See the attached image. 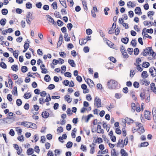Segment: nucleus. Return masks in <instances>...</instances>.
<instances>
[{
  "instance_id": "nucleus-19",
  "label": "nucleus",
  "mask_w": 156,
  "mask_h": 156,
  "mask_svg": "<svg viewBox=\"0 0 156 156\" xmlns=\"http://www.w3.org/2000/svg\"><path fill=\"white\" fill-rule=\"evenodd\" d=\"M12 119V117H6L3 119L4 122L6 123H11L10 119Z\"/></svg>"
},
{
  "instance_id": "nucleus-53",
  "label": "nucleus",
  "mask_w": 156,
  "mask_h": 156,
  "mask_svg": "<svg viewBox=\"0 0 156 156\" xmlns=\"http://www.w3.org/2000/svg\"><path fill=\"white\" fill-rule=\"evenodd\" d=\"M102 126L103 128L105 129H108L109 126L108 125L106 122H103Z\"/></svg>"
},
{
  "instance_id": "nucleus-59",
  "label": "nucleus",
  "mask_w": 156,
  "mask_h": 156,
  "mask_svg": "<svg viewBox=\"0 0 156 156\" xmlns=\"http://www.w3.org/2000/svg\"><path fill=\"white\" fill-rule=\"evenodd\" d=\"M42 4L40 2H38L36 4V6L38 8L40 9L42 6Z\"/></svg>"
},
{
  "instance_id": "nucleus-9",
  "label": "nucleus",
  "mask_w": 156,
  "mask_h": 156,
  "mask_svg": "<svg viewBox=\"0 0 156 156\" xmlns=\"http://www.w3.org/2000/svg\"><path fill=\"white\" fill-rule=\"evenodd\" d=\"M149 71L151 73V76L153 77H155L156 76V69L154 67L150 68Z\"/></svg>"
},
{
  "instance_id": "nucleus-63",
  "label": "nucleus",
  "mask_w": 156,
  "mask_h": 156,
  "mask_svg": "<svg viewBox=\"0 0 156 156\" xmlns=\"http://www.w3.org/2000/svg\"><path fill=\"white\" fill-rule=\"evenodd\" d=\"M122 97L121 94L119 93H116L115 94V97L117 99H119Z\"/></svg>"
},
{
  "instance_id": "nucleus-7",
  "label": "nucleus",
  "mask_w": 156,
  "mask_h": 156,
  "mask_svg": "<svg viewBox=\"0 0 156 156\" xmlns=\"http://www.w3.org/2000/svg\"><path fill=\"white\" fill-rule=\"evenodd\" d=\"M150 91L156 94V87L155 83H151L150 86Z\"/></svg>"
},
{
  "instance_id": "nucleus-3",
  "label": "nucleus",
  "mask_w": 156,
  "mask_h": 156,
  "mask_svg": "<svg viewBox=\"0 0 156 156\" xmlns=\"http://www.w3.org/2000/svg\"><path fill=\"white\" fill-rule=\"evenodd\" d=\"M118 82L115 80H111L108 82V88L110 89H116L118 88Z\"/></svg>"
},
{
  "instance_id": "nucleus-12",
  "label": "nucleus",
  "mask_w": 156,
  "mask_h": 156,
  "mask_svg": "<svg viewBox=\"0 0 156 156\" xmlns=\"http://www.w3.org/2000/svg\"><path fill=\"white\" fill-rule=\"evenodd\" d=\"M86 82L90 88L94 86V84L93 81L90 79L88 78Z\"/></svg>"
},
{
  "instance_id": "nucleus-36",
  "label": "nucleus",
  "mask_w": 156,
  "mask_h": 156,
  "mask_svg": "<svg viewBox=\"0 0 156 156\" xmlns=\"http://www.w3.org/2000/svg\"><path fill=\"white\" fill-rule=\"evenodd\" d=\"M17 88L16 87H14L12 91V94L14 95H17Z\"/></svg>"
},
{
  "instance_id": "nucleus-41",
  "label": "nucleus",
  "mask_w": 156,
  "mask_h": 156,
  "mask_svg": "<svg viewBox=\"0 0 156 156\" xmlns=\"http://www.w3.org/2000/svg\"><path fill=\"white\" fill-rule=\"evenodd\" d=\"M31 96V95L30 93H27L25 94L24 95V97L26 99H28L30 98Z\"/></svg>"
},
{
  "instance_id": "nucleus-37",
  "label": "nucleus",
  "mask_w": 156,
  "mask_h": 156,
  "mask_svg": "<svg viewBox=\"0 0 156 156\" xmlns=\"http://www.w3.org/2000/svg\"><path fill=\"white\" fill-rule=\"evenodd\" d=\"M21 70L22 72L24 73L27 71L28 68L26 66H22L21 67Z\"/></svg>"
},
{
  "instance_id": "nucleus-18",
  "label": "nucleus",
  "mask_w": 156,
  "mask_h": 156,
  "mask_svg": "<svg viewBox=\"0 0 156 156\" xmlns=\"http://www.w3.org/2000/svg\"><path fill=\"white\" fill-rule=\"evenodd\" d=\"M65 100L67 101L69 103H70L72 101V98H70V96L66 95L64 97Z\"/></svg>"
},
{
  "instance_id": "nucleus-34",
  "label": "nucleus",
  "mask_w": 156,
  "mask_h": 156,
  "mask_svg": "<svg viewBox=\"0 0 156 156\" xmlns=\"http://www.w3.org/2000/svg\"><path fill=\"white\" fill-rule=\"evenodd\" d=\"M37 74V75L38 76H40V75L37 73H31L30 72H29L28 73L27 76H30L32 77L33 78H34V77L33 76L32 74Z\"/></svg>"
},
{
  "instance_id": "nucleus-54",
  "label": "nucleus",
  "mask_w": 156,
  "mask_h": 156,
  "mask_svg": "<svg viewBox=\"0 0 156 156\" xmlns=\"http://www.w3.org/2000/svg\"><path fill=\"white\" fill-rule=\"evenodd\" d=\"M150 83V82L149 80H144L143 81V84L144 85L146 86L148 85Z\"/></svg>"
},
{
  "instance_id": "nucleus-57",
  "label": "nucleus",
  "mask_w": 156,
  "mask_h": 156,
  "mask_svg": "<svg viewBox=\"0 0 156 156\" xmlns=\"http://www.w3.org/2000/svg\"><path fill=\"white\" fill-rule=\"evenodd\" d=\"M107 43L108 46L110 47L111 48H112L114 45V44L113 43L109 40H108L107 42Z\"/></svg>"
},
{
  "instance_id": "nucleus-10",
  "label": "nucleus",
  "mask_w": 156,
  "mask_h": 156,
  "mask_svg": "<svg viewBox=\"0 0 156 156\" xmlns=\"http://www.w3.org/2000/svg\"><path fill=\"white\" fill-rule=\"evenodd\" d=\"M81 87L83 90V93L84 94L87 93L89 92V90L87 89V87L85 84H82L81 85Z\"/></svg>"
},
{
  "instance_id": "nucleus-22",
  "label": "nucleus",
  "mask_w": 156,
  "mask_h": 156,
  "mask_svg": "<svg viewBox=\"0 0 156 156\" xmlns=\"http://www.w3.org/2000/svg\"><path fill=\"white\" fill-rule=\"evenodd\" d=\"M93 115L92 114H90L88 115L87 116L85 117H84V119H85V121L86 122H87L90 118L91 117H93Z\"/></svg>"
},
{
  "instance_id": "nucleus-43",
  "label": "nucleus",
  "mask_w": 156,
  "mask_h": 156,
  "mask_svg": "<svg viewBox=\"0 0 156 156\" xmlns=\"http://www.w3.org/2000/svg\"><path fill=\"white\" fill-rule=\"evenodd\" d=\"M26 6L27 8L29 9L31 8L32 7V4L29 2L26 4Z\"/></svg>"
},
{
  "instance_id": "nucleus-6",
  "label": "nucleus",
  "mask_w": 156,
  "mask_h": 156,
  "mask_svg": "<svg viewBox=\"0 0 156 156\" xmlns=\"http://www.w3.org/2000/svg\"><path fill=\"white\" fill-rule=\"evenodd\" d=\"M94 105L97 108L101 107V100L100 99L97 97H96L94 99Z\"/></svg>"
},
{
  "instance_id": "nucleus-1",
  "label": "nucleus",
  "mask_w": 156,
  "mask_h": 156,
  "mask_svg": "<svg viewBox=\"0 0 156 156\" xmlns=\"http://www.w3.org/2000/svg\"><path fill=\"white\" fill-rule=\"evenodd\" d=\"M140 96L141 100L145 99L146 103H148L150 101V95H146L145 90L144 89H142L140 92Z\"/></svg>"
},
{
  "instance_id": "nucleus-39",
  "label": "nucleus",
  "mask_w": 156,
  "mask_h": 156,
  "mask_svg": "<svg viewBox=\"0 0 156 156\" xmlns=\"http://www.w3.org/2000/svg\"><path fill=\"white\" fill-rule=\"evenodd\" d=\"M9 78H10L9 77ZM8 82L9 84L10 88L12 89L13 87V82L11 78H9L8 79Z\"/></svg>"
},
{
  "instance_id": "nucleus-58",
  "label": "nucleus",
  "mask_w": 156,
  "mask_h": 156,
  "mask_svg": "<svg viewBox=\"0 0 156 156\" xmlns=\"http://www.w3.org/2000/svg\"><path fill=\"white\" fill-rule=\"evenodd\" d=\"M131 44L134 47H135L136 44V40L133 39L131 42Z\"/></svg>"
},
{
  "instance_id": "nucleus-60",
  "label": "nucleus",
  "mask_w": 156,
  "mask_h": 156,
  "mask_svg": "<svg viewBox=\"0 0 156 156\" xmlns=\"http://www.w3.org/2000/svg\"><path fill=\"white\" fill-rule=\"evenodd\" d=\"M57 23L58 25L59 26H62L63 25V22L61 21V20H58L57 21Z\"/></svg>"
},
{
  "instance_id": "nucleus-55",
  "label": "nucleus",
  "mask_w": 156,
  "mask_h": 156,
  "mask_svg": "<svg viewBox=\"0 0 156 156\" xmlns=\"http://www.w3.org/2000/svg\"><path fill=\"white\" fill-rule=\"evenodd\" d=\"M7 99L9 101H11L12 100V95L10 94H9L7 95Z\"/></svg>"
},
{
  "instance_id": "nucleus-26",
  "label": "nucleus",
  "mask_w": 156,
  "mask_h": 156,
  "mask_svg": "<svg viewBox=\"0 0 156 156\" xmlns=\"http://www.w3.org/2000/svg\"><path fill=\"white\" fill-rule=\"evenodd\" d=\"M141 76L144 79L147 78L148 76V75L147 74V72L146 71H144L142 73Z\"/></svg>"
},
{
  "instance_id": "nucleus-5",
  "label": "nucleus",
  "mask_w": 156,
  "mask_h": 156,
  "mask_svg": "<svg viewBox=\"0 0 156 156\" xmlns=\"http://www.w3.org/2000/svg\"><path fill=\"white\" fill-rule=\"evenodd\" d=\"M128 138L127 137L124 140L123 139H119V141L117 144L118 146H119L121 147H123L124 145H126L128 143Z\"/></svg>"
},
{
  "instance_id": "nucleus-49",
  "label": "nucleus",
  "mask_w": 156,
  "mask_h": 156,
  "mask_svg": "<svg viewBox=\"0 0 156 156\" xmlns=\"http://www.w3.org/2000/svg\"><path fill=\"white\" fill-rule=\"evenodd\" d=\"M131 107L132 109V111L133 112L135 111V109L136 108V105L134 103H132L131 104Z\"/></svg>"
},
{
  "instance_id": "nucleus-29",
  "label": "nucleus",
  "mask_w": 156,
  "mask_h": 156,
  "mask_svg": "<svg viewBox=\"0 0 156 156\" xmlns=\"http://www.w3.org/2000/svg\"><path fill=\"white\" fill-rule=\"evenodd\" d=\"M122 42L125 44H127L129 41V38L127 37L123 38L121 39Z\"/></svg>"
},
{
  "instance_id": "nucleus-47",
  "label": "nucleus",
  "mask_w": 156,
  "mask_h": 156,
  "mask_svg": "<svg viewBox=\"0 0 156 156\" xmlns=\"http://www.w3.org/2000/svg\"><path fill=\"white\" fill-rule=\"evenodd\" d=\"M111 154L112 156H117L115 149V148L112 149L111 152Z\"/></svg>"
},
{
  "instance_id": "nucleus-64",
  "label": "nucleus",
  "mask_w": 156,
  "mask_h": 156,
  "mask_svg": "<svg viewBox=\"0 0 156 156\" xmlns=\"http://www.w3.org/2000/svg\"><path fill=\"white\" fill-rule=\"evenodd\" d=\"M109 59L113 63H115L116 62V59L113 57H109Z\"/></svg>"
},
{
  "instance_id": "nucleus-17",
  "label": "nucleus",
  "mask_w": 156,
  "mask_h": 156,
  "mask_svg": "<svg viewBox=\"0 0 156 156\" xmlns=\"http://www.w3.org/2000/svg\"><path fill=\"white\" fill-rule=\"evenodd\" d=\"M42 116L44 118H48L49 115V113L47 111L43 112L41 114Z\"/></svg>"
},
{
  "instance_id": "nucleus-2",
  "label": "nucleus",
  "mask_w": 156,
  "mask_h": 156,
  "mask_svg": "<svg viewBox=\"0 0 156 156\" xmlns=\"http://www.w3.org/2000/svg\"><path fill=\"white\" fill-rule=\"evenodd\" d=\"M141 54L144 56L147 55H151L154 57L156 55V54L152 50L151 47H148L144 49Z\"/></svg>"
},
{
  "instance_id": "nucleus-51",
  "label": "nucleus",
  "mask_w": 156,
  "mask_h": 156,
  "mask_svg": "<svg viewBox=\"0 0 156 156\" xmlns=\"http://www.w3.org/2000/svg\"><path fill=\"white\" fill-rule=\"evenodd\" d=\"M65 40L66 41H68L70 40L69 37L67 34H66L64 35Z\"/></svg>"
},
{
  "instance_id": "nucleus-44",
  "label": "nucleus",
  "mask_w": 156,
  "mask_h": 156,
  "mask_svg": "<svg viewBox=\"0 0 156 156\" xmlns=\"http://www.w3.org/2000/svg\"><path fill=\"white\" fill-rule=\"evenodd\" d=\"M76 128H74L72 131L71 136H75V133H76Z\"/></svg>"
},
{
  "instance_id": "nucleus-46",
  "label": "nucleus",
  "mask_w": 156,
  "mask_h": 156,
  "mask_svg": "<svg viewBox=\"0 0 156 156\" xmlns=\"http://www.w3.org/2000/svg\"><path fill=\"white\" fill-rule=\"evenodd\" d=\"M0 66L2 68L4 69L7 68L6 65L4 62H1L0 63Z\"/></svg>"
},
{
  "instance_id": "nucleus-52",
  "label": "nucleus",
  "mask_w": 156,
  "mask_h": 156,
  "mask_svg": "<svg viewBox=\"0 0 156 156\" xmlns=\"http://www.w3.org/2000/svg\"><path fill=\"white\" fill-rule=\"evenodd\" d=\"M2 12L3 15H5L7 14L8 11L7 9H3L2 10Z\"/></svg>"
},
{
  "instance_id": "nucleus-4",
  "label": "nucleus",
  "mask_w": 156,
  "mask_h": 156,
  "mask_svg": "<svg viewBox=\"0 0 156 156\" xmlns=\"http://www.w3.org/2000/svg\"><path fill=\"white\" fill-rule=\"evenodd\" d=\"M135 124L136 126L138 128V133L140 135L143 134L145 132V130L142 124L139 122H135Z\"/></svg>"
},
{
  "instance_id": "nucleus-21",
  "label": "nucleus",
  "mask_w": 156,
  "mask_h": 156,
  "mask_svg": "<svg viewBox=\"0 0 156 156\" xmlns=\"http://www.w3.org/2000/svg\"><path fill=\"white\" fill-rule=\"evenodd\" d=\"M80 133L81 134L83 133V136H84L85 135L89 136L90 133V131L89 130H85L83 131L81 130L80 131Z\"/></svg>"
},
{
  "instance_id": "nucleus-33",
  "label": "nucleus",
  "mask_w": 156,
  "mask_h": 156,
  "mask_svg": "<svg viewBox=\"0 0 156 156\" xmlns=\"http://www.w3.org/2000/svg\"><path fill=\"white\" fill-rule=\"evenodd\" d=\"M6 22V19L5 18L1 19L0 20V23L1 25L4 26Z\"/></svg>"
},
{
  "instance_id": "nucleus-16",
  "label": "nucleus",
  "mask_w": 156,
  "mask_h": 156,
  "mask_svg": "<svg viewBox=\"0 0 156 156\" xmlns=\"http://www.w3.org/2000/svg\"><path fill=\"white\" fill-rule=\"evenodd\" d=\"M98 124L97 126V129L98 130V129H99V131L98 132L99 133H103L104 132L103 129H101V122H99L98 123Z\"/></svg>"
},
{
  "instance_id": "nucleus-50",
  "label": "nucleus",
  "mask_w": 156,
  "mask_h": 156,
  "mask_svg": "<svg viewBox=\"0 0 156 156\" xmlns=\"http://www.w3.org/2000/svg\"><path fill=\"white\" fill-rule=\"evenodd\" d=\"M133 86L135 88H138L140 86L139 83L136 81H135L133 83Z\"/></svg>"
},
{
  "instance_id": "nucleus-11",
  "label": "nucleus",
  "mask_w": 156,
  "mask_h": 156,
  "mask_svg": "<svg viewBox=\"0 0 156 156\" xmlns=\"http://www.w3.org/2000/svg\"><path fill=\"white\" fill-rule=\"evenodd\" d=\"M146 29L145 28H144L142 30V34L144 36L143 38L144 39L145 37H147L149 39L151 38L152 37L151 36L147 34H146Z\"/></svg>"
},
{
  "instance_id": "nucleus-8",
  "label": "nucleus",
  "mask_w": 156,
  "mask_h": 156,
  "mask_svg": "<svg viewBox=\"0 0 156 156\" xmlns=\"http://www.w3.org/2000/svg\"><path fill=\"white\" fill-rule=\"evenodd\" d=\"M144 116L146 119L150 120L151 118V113L149 111L146 110L144 112Z\"/></svg>"
},
{
  "instance_id": "nucleus-15",
  "label": "nucleus",
  "mask_w": 156,
  "mask_h": 156,
  "mask_svg": "<svg viewBox=\"0 0 156 156\" xmlns=\"http://www.w3.org/2000/svg\"><path fill=\"white\" fill-rule=\"evenodd\" d=\"M47 20L49 22L51 23L52 24L54 25H56V23L50 16H48Z\"/></svg>"
},
{
  "instance_id": "nucleus-27",
  "label": "nucleus",
  "mask_w": 156,
  "mask_h": 156,
  "mask_svg": "<svg viewBox=\"0 0 156 156\" xmlns=\"http://www.w3.org/2000/svg\"><path fill=\"white\" fill-rule=\"evenodd\" d=\"M34 153V150L32 148H29L27 149V155H30Z\"/></svg>"
},
{
  "instance_id": "nucleus-24",
  "label": "nucleus",
  "mask_w": 156,
  "mask_h": 156,
  "mask_svg": "<svg viewBox=\"0 0 156 156\" xmlns=\"http://www.w3.org/2000/svg\"><path fill=\"white\" fill-rule=\"evenodd\" d=\"M134 65L136 67V69L139 71L141 72L143 70V68L140 66L139 64L134 63Z\"/></svg>"
},
{
  "instance_id": "nucleus-14",
  "label": "nucleus",
  "mask_w": 156,
  "mask_h": 156,
  "mask_svg": "<svg viewBox=\"0 0 156 156\" xmlns=\"http://www.w3.org/2000/svg\"><path fill=\"white\" fill-rule=\"evenodd\" d=\"M135 12L136 14L140 15L142 14V12H141V9L140 7H137L135 9Z\"/></svg>"
},
{
  "instance_id": "nucleus-42",
  "label": "nucleus",
  "mask_w": 156,
  "mask_h": 156,
  "mask_svg": "<svg viewBox=\"0 0 156 156\" xmlns=\"http://www.w3.org/2000/svg\"><path fill=\"white\" fill-rule=\"evenodd\" d=\"M127 5L128 6H130L131 7H133L136 6L133 2L131 1H129L127 2Z\"/></svg>"
},
{
  "instance_id": "nucleus-38",
  "label": "nucleus",
  "mask_w": 156,
  "mask_h": 156,
  "mask_svg": "<svg viewBox=\"0 0 156 156\" xmlns=\"http://www.w3.org/2000/svg\"><path fill=\"white\" fill-rule=\"evenodd\" d=\"M149 65V63L147 62H144L142 64V67L144 68H147Z\"/></svg>"
},
{
  "instance_id": "nucleus-13",
  "label": "nucleus",
  "mask_w": 156,
  "mask_h": 156,
  "mask_svg": "<svg viewBox=\"0 0 156 156\" xmlns=\"http://www.w3.org/2000/svg\"><path fill=\"white\" fill-rule=\"evenodd\" d=\"M31 122H21V125H23L24 126L28 127V128H30L31 125Z\"/></svg>"
},
{
  "instance_id": "nucleus-56",
  "label": "nucleus",
  "mask_w": 156,
  "mask_h": 156,
  "mask_svg": "<svg viewBox=\"0 0 156 156\" xmlns=\"http://www.w3.org/2000/svg\"><path fill=\"white\" fill-rule=\"evenodd\" d=\"M16 104L18 106H20L22 104L21 100L20 99H17L16 101Z\"/></svg>"
},
{
  "instance_id": "nucleus-45",
  "label": "nucleus",
  "mask_w": 156,
  "mask_h": 156,
  "mask_svg": "<svg viewBox=\"0 0 156 156\" xmlns=\"http://www.w3.org/2000/svg\"><path fill=\"white\" fill-rule=\"evenodd\" d=\"M53 8L54 9H56L57 8V2H54L51 5Z\"/></svg>"
},
{
  "instance_id": "nucleus-61",
  "label": "nucleus",
  "mask_w": 156,
  "mask_h": 156,
  "mask_svg": "<svg viewBox=\"0 0 156 156\" xmlns=\"http://www.w3.org/2000/svg\"><path fill=\"white\" fill-rule=\"evenodd\" d=\"M72 145L73 143L69 141L66 144V147L67 148H70L72 146Z\"/></svg>"
},
{
  "instance_id": "nucleus-32",
  "label": "nucleus",
  "mask_w": 156,
  "mask_h": 156,
  "mask_svg": "<svg viewBox=\"0 0 156 156\" xmlns=\"http://www.w3.org/2000/svg\"><path fill=\"white\" fill-rule=\"evenodd\" d=\"M82 4L83 5L84 9L86 10H87V2H86L85 0H83L82 1Z\"/></svg>"
},
{
  "instance_id": "nucleus-62",
  "label": "nucleus",
  "mask_w": 156,
  "mask_h": 156,
  "mask_svg": "<svg viewBox=\"0 0 156 156\" xmlns=\"http://www.w3.org/2000/svg\"><path fill=\"white\" fill-rule=\"evenodd\" d=\"M134 54L135 55H137L139 52V50L138 48H136L134 49Z\"/></svg>"
},
{
  "instance_id": "nucleus-35",
  "label": "nucleus",
  "mask_w": 156,
  "mask_h": 156,
  "mask_svg": "<svg viewBox=\"0 0 156 156\" xmlns=\"http://www.w3.org/2000/svg\"><path fill=\"white\" fill-rule=\"evenodd\" d=\"M12 69L15 72H16L18 70V66L17 65H14L11 66Z\"/></svg>"
},
{
  "instance_id": "nucleus-28",
  "label": "nucleus",
  "mask_w": 156,
  "mask_h": 156,
  "mask_svg": "<svg viewBox=\"0 0 156 156\" xmlns=\"http://www.w3.org/2000/svg\"><path fill=\"white\" fill-rule=\"evenodd\" d=\"M120 153L122 156H127L128 154L123 149H122L120 151Z\"/></svg>"
},
{
  "instance_id": "nucleus-25",
  "label": "nucleus",
  "mask_w": 156,
  "mask_h": 156,
  "mask_svg": "<svg viewBox=\"0 0 156 156\" xmlns=\"http://www.w3.org/2000/svg\"><path fill=\"white\" fill-rule=\"evenodd\" d=\"M125 121L128 124L133 123L134 122V121L133 119L127 117L126 118Z\"/></svg>"
},
{
  "instance_id": "nucleus-48",
  "label": "nucleus",
  "mask_w": 156,
  "mask_h": 156,
  "mask_svg": "<svg viewBox=\"0 0 156 156\" xmlns=\"http://www.w3.org/2000/svg\"><path fill=\"white\" fill-rule=\"evenodd\" d=\"M51 100V98L50 95L48 94V95L47 96L46 99L44 100L45 102H48Z\"/></svg>"
},
{
  "instance_id": "nucleus-23",
  "label": "nucleus",
  "mask_w": 156,
  "mask_h": 156,
  "mask_svg": "<svg viewBox=\"0 0 156 156\" xmlns=\"http://www.w3.org/2000/svg\"><path fill=\"white\" fill-rule=\"evenodd\" d=\"M68 62L72 67H75L76 66V64L73 60L69 59L68 60Z\"/></svg>"
},
{
  "instance_id": "nucleus-31",
  "label": "nucleus",
  "mask_w": 156,
  "mask_h": 156,
  "mask_svg": "<svg viewBox=\"0 0 156 156\" xmlns=\"http://www.w3.org/2000/svg\"><path fill=\"white\" fill-rule=\"evenodd\" d=\"M44 79L45 81L49 82L51 80V78L49 75H46L44 77Z\"/></svg>"
},
{
  "instance_id": "nucleus-20",
  "label": "nucleus",
  "mask_w": 156,
  "mask_h": 156,
  "mask_svg": "<svg viewBox=\"0 0 156 156\" xmlns=\"http://www.w3.org/2000/svg\"><path fill=\"white\" fill-rule=\"evenodd\" d=\"M79 44L80 45H84L87 42V41L86 39L82 38L80 39L79 41Z\"/></svg>"
},
{
  "instance_id": "nucleus-30",
  "label": "nucleus",
  "mask_w": 156,
  "mask_h": 156,
  "mask_svg": "<svg viewBox=\"0 0 156 156\" xmlns=\"http://www.w3.org/2000/svg\"><path fill=\"white\" fill-rule=\"evenodd\" d=\"M131 95L132 98L135 101L137 100V98L135 97V93L134 91H132L131 92Z\"/></svg>"
},
{
  "instance_id": "nucleus-40",
  "label": "nucleus",
  "mask_w": 156,
  "mask_h": 156,
  "mask_svg": "<svg viewBox=\"0 0 156 156\" xmlns=\"http://www.w3.org/2000/svg\"><path fill=\"white\" fill-rule=\"evenodd\" d=\"M90 147H91L90 152L91 154H93L95 151V147H92L91 144L90 145Z\"/></svg>"
}]
</instances>
